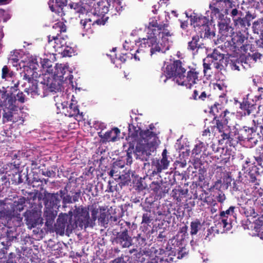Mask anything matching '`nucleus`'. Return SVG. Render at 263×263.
I'll use <instances>...</instances> for the list:
<instances>
[{
  "instance_id": "obj_1",
  "label": "nucleus",
  "mask_w": 263,
  "mask_h": 263,
  "mask_svg": "<svg viewBox=\"0 0 263 263\" xmlns=\"http://www.w3.org/2000/svg\"><path fill=\"white\" fill-rule=\"evenodd\" d=\"M146 29V38L139 39V48L133 55L137 61H140L143 55V48H150L151 55L157 52H164L169 49L170 38L174 35V32L167 23H159L156 20L150 21Z\"/></svg>"
},
{
  "instance_id": "obj_2",
  "label": "nucleus",
  "mask_w": 263,
  "mask_h": 263,
  "mask_svg": "<svg viewBox=\"0 0 263 263\" xmlns=\"http://www.w3.org/2000/svg\"><path fill=\"white\" fill-rule=\"evenodd\" d=\"M165 72L168 78H174L178 85L187 88H191L201 80L199 71L196 68L189 66L187 70L179 60L167 65Z\"/></svg>"
},
{
  "instance_id": "obj_3",
  "label": "nucleus",
  "mask_w": 263,
  "mask_h": 263,
  "mask_svg": "<svg viewBox=\"0 0 263 263\" xmlns=\"http://www.w3.org/2000/svg\"><path fill=\"white\" fill-rule=\"evenodd\" d=\"M139 134L142 140L137 143L134 153L136 159L147 161L152 152L156 149L158 137L156 134L149 129L141 130Z\"/></svg>"
},
{
  "instance_id": "obj_4",
  "label": "nucleus",
  "mask_w": 263,
  "mask_h": 263,
  "mask_svg": "<svg viewBox=\"0 0 263 263\" xmlns=\"http://www.w3.org/2000/svg\"><path fill=\"white\" fill-rule=\"evenodd\" d=\"M255 113H258L256 104H250L248 101V132H251L252 136L249 137L248 135V147H252L256 145L258 142V138H259L258 134L256 133L257 128L260 124L258 122V118L255 116Z\"/></svg>"
},
{
  "instance_id": "obj_5",
  "label": "nucleus",
  "mask_w": 263,
  "mask_h": 263,
  "mask_svg": "<svg viewBox=\"0 0 263 263\" xmlns=\"http://www.w3.org/2000/svg\"><path fill=\"white\" fill-rule=\"evenodd\" d=\"M75 208L73 213L76 220L73 225L75 224L76 227L78 226L81 228H92L89 209L83 205L75 206Z\"/></svg>"
},
{
  "instance_id": "obj_6",
  "label": "nucleus",
  "mask_w": 263,
  "mask_h": 263,
  "mask_svg": "<svg viewBox=\"0 0 263 263\" xmlns=\"http://www.w3.org/2000/svg\"><path fill=\"white\" fill-rule=\"evenodd\" d=\"M72 216L73 212L71 210L67 214L61 213L57 220V222L54 224L53 232H55L60 235H63L66 227L67 230L73 228L72 225Z\"/></svg>"
},
{
  "instance_id": "obj_7",
  "label": "nucleus",
  "mask_w": 263,
  "mask_h": 263,
  "mask_svg": "<svg viewBox=\"0 0 263 263\" xmlns=\"http://www.w3.org/2000/svg\"><path fill=\"white\" fill-rule=\"evenodd\" d=\"M194 28H198V32L201 34L204 33V37L211 38L215 35L214 32L211 31L210 25H211L209 19L204 16L195 15L191 20Z\"/></svg>"
},
{
  "instance_id": "obj_8",
  "label": "nucleus",
  "mask_w": 263,
  "mask_h": 263,
  "mask_svg": "<svg viewBox=\"0 0 263 263\" xmlns=\"http://www.w3.org/2000/svg\"><path fill=\"white\" fill-rule=\"evenodd\" d=\"M129 229L130 227L127 226L121 229L120 232L117 233L112 242L119 245L122 248H127L132 246L133 244V240L128 234V230Z\"/></svg>"
},
{
  "instance_id": "obj_9",
  "label": "nucleus",
  "mask_w": 263,
  "mask_h": 263,
  "mask_svg": "<svg viewBox=\"0 0 263 263\" xmlns=\"http://www.w3.org/2000/svg\"><path fill=\"white\" fill-rule=\"evenodd\" d=\"M250 213V218L248 219L249 223L248 224V229L251 231L252 232L249 233L250 235L252 236L259 235L261 227L263 226V216H258V214L255 215L254 209H252Z\"/></svg>"
},
{
  "instance_id": "obj_10",
  "label": "nucleus",
  "mask_w": 263,
  "mask_h": 263,
  "mask_svg": "<svg viewBox=\"0 0 263 263\" xmlns=\"http://www.w3.org/2000/svg\"><path fill=\"white\" fill-rule=\"evenodd\" d=\"M170 161L168 160L167 151L164 149L162 153V158L161 160H156L152 162V173H149L150 175L154 176L160 173L162 170H166L169 166Z\"/></svg>"
},
{
  "instance_id": "obj_11",
  "label": "nucleus",
  "mask_w": 263,
  "mask_h": 263,
  "mask_svg": "<svg viewBox=\"0 0 263 263\" xmlns=\"http://www.w3.org/2000/svg\"><path fill=\"white\" fill-rule=\"evenodd\" d=\"M247 37L240 31L232 38L233 50L237 54L247 53Z\"/></svg>"
},
{
  "instance_id": "obj_12",
  "label": "nucleus",
  "mask_w": 263,
  "mask_h": 263,
  "mask_svg": "<svg viewBox=\"0 0 263 263\" xmlns=\"http://www.w3.org/2000/svg\"><path fill=\"white\" fill-rule=\"evenodd\" d=\"M235 207L231 206L226 211L220 212L219 214V219L217 225H219L220 227L223 228V231H228L232 228V219L231 216L234 217V210Z\"/></svg>"
},
{
  "instance_id": "obj_13",
  "label": "nucleus",
  "mask_w": 263,
  "mask_h": 263,
  "mask_svg": "<svg viewBox=\"0 0 263 263\" xmlns=\"http://www.w3.org/2000/svg\"><path fill=\"white\" fill-rule=\"evenodd\" d=\"M43 201L45 209L58 211L60 206L61 199L59 197V193H50L45 191L43 193Z\"/></svg>"
},
{
  "instance_id": "obj_14",
  "label": "nucleus",
  "mask_w": 263,
  "mask_h": 263,
  "mask_svg": "<svg viewBox=\"0 0 263 263\" xmlns=\"http://www.w3.org/2000/svg\"><path fill=\"white\" fill-rule=\"evenodd\" d=\"M26 224L32 228L36 227L42 222L43 219L41 217V211L35 209L27 210L24 214Z\"/></svg>"
},
{
  "instance_id": "obj_15",
  "label": "nucleus",
  "mask_w": 263,
  "mask_h": 263,
  "mask_svg": "<svg viewBox=\"0 0 263 263\" xmlns=\"http://www.w3.org/2000/svg\"><path fill=\"white\" fill-rule=\"evenodd\" d=\"M62 110L60 112L64 114L65 116L69 117L78 118L82 116V112L80 114L79 109V106L76 102H71L68 106L65 105L63 103L61 104Z\"/></svg>"
},
{
  "instance_id": "obj_16",
  "label": "nucleus",
  "mask_w": 263,
  "mask_h": 263,
  "mask_svg": "<svg viewBox=\"0 0 263 263\" xmlns=\"http://www.w3.org/2000/svg\"><path fill=\"white\" fill-rule=\"evenodd\" d=\"M211 96L210 92L205 87L196 86L190 99L196 101H204Z\"/></svg>"
},
{
  "instance_id": "obj_17",
  "label": "nucleus",
  "mask_w": 263,
  "mask_h": 263,
  "mask_svg": "<svg viewBox=\"0 0 263 263\" xmlns=\"http://www.w3.org/2000/svg\"><path fill=\"white\" fill-rule=\"evenodd\" d=\"M58 214V211L56 210H50L45 209L43 215V220H45V226L47 229L50 232H53L55 219Z\"/></svg>"
},
{
  "instance_id": "obj_18",
  "label": "nucleus",
  "mask_w": 263,
  "mask_h": 263,
  "mask_svg": "<svg viewBox=\"0 0 263 263\" xmlns=\"http://www.w3.org/2000/svg\"><path fill=\"white\" fill-rule=\"evenodd\" d=\"M230 20L229 19H221L218 21L219 33L221 37L225 38L228 36H231L233 33V29L230 25Z\"/></svg>"
},
{
  "instance_id": "obj_19",
  "label": "nucleus",
  "mask_w": 263,
  "mask_h": 263,
  "mask_svg": "<svg viewBox=\"0 0 263 263\" xmlns=\"http://www.w3.org/2000/svg\"><path fill=\"white\" fill-rule=\"evenodd\" d=\"M120 134V130L118 127H114L111 130L107 131L104 134H99V136L101 138L102 142L105 143L106 142H115L119 139V136Z\"/></svg>"
},
{
  "instance_id": "obj_20",
  "label": "nucleus",
  "mask_w": 263,
  "mask_h": 263,
  "mask_svg": "<svg viewBox=\"0 0 263 263\" xmlns=\"http://www.w3.org/2000/svg\"><path fill=\"white\" fill-rule=\"evenodd\" d=\"M149 189L157 196L162 197L168 192V186L162 181H154L149 184Z\"/></svg>"
},
{
  "instance_id": "obj_21",
  "label": "nucleus",
  "mask_w": 263,
  "mask_h": 263,
  "mask_svg": "<svg viewBox=\"0 0 263 263\" xmlns=\"http://www.w3.org/2000/svg\"><path fill=\"white\" fill-rule=\"evenodd\" d=\"M66 0H49L48 4L52 12L62 16L64 14L63 9L66 6Z\"/></svg>"
},
{
  "instance_id": "obj_22",
  "label": "nucleus",
  "mask_w": 263,
  "mask_h": 263,
  "mask_svg": "<svg viewBox=\"0 0 263 263\" xmlns=\"http://www.w3.org/2000/svg\"><path fill=\"white\" fill-rule=\"evenodd\" d=\"M204 44L200 42V37L198 35H195L192 37V40L187 43V49L193 54L197 53L199 49L204 48Z\"/></svg>"
},
{
  "instance_id": "obj_23",
  "label": "nucleus",
  "mask_w": 263,
  "mask_h": 263,
  "mask_svg": "<svg viewBox=\"0 0 263 263\" xmlns=\"http://www.w3.org/2000/svg\"><path fill=\"white\" fill-rule=\"evenodd\" d=\"M24 79L26 80L29 84L28 87L25 88V91L27 92L28 95H30L31 97L34 98L39 85L37 81L26 73L24 76Z\"/></svg>"
},
{
  "instance_id": "obj_24",
  "label": "nucleus",
  "mask_w": 263,
  "mask_h": 263,
  "mask_svg": "<svg viewBox=\"0 0 263 263\" xmlns=\"http://www.w3.org/2000/svg\"><path fill=\"white\" fill-rule=\"evenodd\" d=\"M66 29V26L64 22H58L53 25L50 30V34L48 36V38L49 39L52 38L57 41L58 39L56 37L58 36H61L60 35L62 32H65Z\"/></svg>"
},
{
  "instance_id": "obj_25",
  "label": "nucleus",
  "mask_w": 263,
  "mask_h": 263,
  "mask_svg": "<svg viewBox=\"0 0 263 263\" xmlns=\"http://www.w3.org/2000/svg\"><path fill=\"white\" fill-rule=\"evenodd\" d=\"M173 245H176L178 249H176L175 255L178 259H182L187 253V249L183 244V238L179 239V234L177 235L174 238Z\"/></svg>"
},
{
  "instance_id": "obj_26",
  "label": "nucleus",
  "mask_w": 263,
  "mask_h": 263,
  "mask_svg": "<svg viewBox=\"0 0 263 263\" xmlns=\"http://www.w3.org/2000/svg\"><path fill=\"white\" fill-rule=\"evenodd\" d=\"M145 213L143 214L142 217V222L140 229L142 231H149V229L151 228V224L153 223L154 216L152 213L151 211H144Z\"/></svg>"
},
{
  "instance_id": "obj_27",
  "label": "nucleus",
  "mask_w": 263,
  "mask_h": 263,
  "mask_svg": "<svg viewBox=\"0 0 263 263\" xmlns=\"http://www.w3.org/2000/svg\"><path fill=\"white\" fill-rule=\"evenodd\" d=\"M109 175L111 177L115 176V179H120L121 183L123 185L128 184L131 181L129 171L125 172L124 174L120 175V173H118V171L116 170V167H114V168L110 171Z\"/></svg>"
},
{
  "instance_id": "obj_28",
  "label": "nucleus",
  "mask_w": 263,
  "mask_h": 263,
  "mask_svg": "<svg viewBox=\"0 0 263 263\" xmlns=\"http://www.w3.org/2000/svg\"><path fill=\"white\" fill-rule=\"evenodd\" d=\"M243 171V175H242V173L241 172H239V176L238 177V179L233 182V189L236 191H245L246 190V183L245 181H246L247 176L245 175V170H242Z\"/></svg>"
},
{
  "instance_id": "obj_29",
  "label": "nucleus",
  "mask_w": 263,
  "mask_h": 263,
  "mask_svg": "<svg viewBox=\"0 0 263 263\" xmlns=\"http://www.w3.org/2000/svg\"><path fill=\"white\" fill-rule=\"evenodd\" d=\"M108 223L112 226L118 224L120 226V229L125 228L126 226H127V227H130L131 225L129 222L121 219L120 217L116 215H109L108 218Z\"/></svg>"
},
{
  "instance_id": "obj_30",
  "label": "nucleus",
  "mask_w": 263,
  "mask_h": 263,
  "mask_svg": "<svg viewBox=\"0 0 263 263\" xmlns=\"http://www.w3.org/2000/svg\"><path fill=\"white\" fill-rule=\"evenodd\" d=\"M9 176L11 177L10 179L12 184L17 185L23 183L25 179H26V181L27 182L28 184H30V181H28L29 178L28 175L25 173H22V172H17L14 174H12V175H10Z\"/></svg>"
},
{
  "instance_id": "obj_31",
  "label": "nucleus",
  "mask_w": 263,
  "mask_h": 263,
  "mask_svg": "<svg viewBox=\"0 0 263 263\" xmlns=\"http://www.w3.org/2000/svg\"><path fill=\"white\" fill-rule=\"evenodd\" d=\"M0 94L2 95V99H6L7 103V105H8V108H10L11 109H14L16 106L15 105L16 102V98L15 95L12 93L9 94H6V91L5 90H0Z\"/></svg>"
},
{
  "instance_id": "obj_32",
  "label": "nucleus",
  "mask_w": 263,
  "mask_h": 263,
  "mask_svg": "<svg viewBox=\"0 0 263 263\" xmlns=\"http://www.w3.org/2000/svg\"><path fill=\"white\" fill-rule=\"evenodd\" d=\"M239 55V58L238 59H236L235 61H231L230 65L232 70L239 71L240 69H239V65H241V67L243 69H245V66L243 65V63L245 64H247V55L244 53Z\"/></svg>"
},
{
  "instance_id": "obj_33",
  "label": "nucleus",
  "mask_w": 263,
  "mask_h": 263,
  "mask_svg": "<svg viewBox=\"0 0 263 263\" xmlns=\"http://www.w3.org/2000/svg\"><path fill=\"white\" fill-rule=\"evenodd\" d=\"M67 71V68L62 64H56L54 67V69L51 70V73L53 75L59 79L65 80L67 77H64L66 72Z\"/></svg>"
},
{
  "instance_id": "obj_34",
  "label": "nucleus",
  "mask_w": 263,
  "mask_h": 263,
  "mask_svg": "<svg viewBox=\"0 0 263 263\" xmlns=\"http://www.w3.org/2000/svg\"><path fill=\"white\" fill-rule=\"evenodd\" d=\"M188 193L187 189H183L180 186L173 190L171 195L177 202H181L186 197Z\"/></svg>"
},
{
  "instance_id": "obj_35",
  "label": "nucleus",
  "mask_w": 263,
  "mask_h": 263,
  "mask_svg": "<svg viewBox=\"0 0 263 263\" xmlns=\"http://www.w3.org/2000/svg\"><path fill=\"white\" fill-rule=\"evenodd\" d=\"M46 86L48 87V92H57L61 90V84L58 80L48 78L46 80Z\"/></svg>"
},
{
  "instance_id": "obj_36",
  "label": "nucleus",
  "mask_w": 263,
  "mask_h": 263,
  "mask_svg": "<svg viewBox=\"0 0 263 263\" xmlns=\"http://www.w3.org/2000/svg\"><path fill=\"white\" fill-rule=\"evenodd\" d=\"M99 210L100 215L97 219L102 226L106 227L105 225L108 223V218L110 214L108 213V211H106V209L104 206L99 207Z\"/></svg>"
},
{
  "instance_id": "obj_37",
  "label": "nucleus",
  "mask_w": 263,
  "mask_h": 263,
  "mask_svg": "<svg viewBox=\"0 0 263 263\" xmlns=\"http://www.w3.org/2000/svg\"><path fill=\"white\" fill-rule=\"evenodd\" d=\"M71 9H73L78 13L83 14L87 12L88 8L86 4H84L81 1L78 3L71 2L69 4Z\"/></svg>"
},
{
  "instance_id": "obj_38",
  "label": "nucleus",
  "mask_w": 263,
  "mask_h": 263,
  "mask_svg": "<svg viewBox=\"0 0 263 263\" xmlns=\"http://www.w3.org/2000/svg\"><path fill=\"white\" fill-rule=\"evenodd\" d=\"M58 193H59V197L61 200H62L63 208H66L67 204L72 203V197L67 194V191L66 188L63 190H60Z\"/></svg>"
},
{
  "instance_id": "obj_39",
  "label": "nucleus",
  "mask_w": 263,
  "mask_h": 263,
  "mask_svg": "<svg viewBox=\"0 0 263 263\" xmlns=\"http://www.w3.org/2000/svg\"><path fill=\"white\" fill-rule=\"evenodd\" d=\"M26 200V198L22 196L17 200L14 201L12 206L13 212L17 213L22 211L25 206Z\"/></svg>"
},
{
  "instance_id": "obj_40",
  "label": "nucleus",
  "mask_w": 263,
  "mask_h": 263,
  "mask_svg": "<svg viewBox=\"0 0 263 263\" xmlns=\"http://www.w3.org/2000/svg\"><path fill=\"white\" fill-rule=\"evenodd\" d=\"M87 208L89 209V211L91 212L90 217V223H91L92 227H93L95 224V221L98 218V214L99 213V208L97 207L96 203L92 204L91 205H88L86 206Z\"/></svg>"
},
{
  "instance_id": "obj_41",
  "label": "nucleus",
  "mask_w": 263,
  "mask_h": 263,
  "mask_svg": "<svg viewBox=\"0 0 263 263\" xmlns=\"http://www.w3.org/2000/svg\"><path fill=\"white\" fill-rule=\"evenodd\" d=\"M48 87L46 86V80L44 79V82L39 84L35 92V97L40 96L41 97H44L48 95Z\"/></svg>"
},
{
  "instance_id": "obj_42",
  "label": "nucleus",
  "mask_w": 263,
  "mask_h": 263,
  "mask_svg": "<svg viewBox=\"0 0 263 263\" xmlns=\"http://www.w3.org/2000/svg\"><path fill=\"white\" fill-rule=\"evenodd\" d=\"M56 39H58L57 41L53 39L52 38L49 39L48 38V45L52 46L55 50H58L59 48H61L65 43H64V39L61 36H58Z\"/></svg>"
},
{
  "instance_id": "obj_43",
  "label": "nucleus",
  "mask_w": 263,
  "mask_h": 263,
  "mask_svg": "<svg viewBox=\"0 0 263 263\" xmlns=\"http://www.w3.org/2000/svg\"><path fill=\"white\" fill-rule=\"evenodd\" d=\"M43 175L50 178H54L56 176L58 168L56 166L53 165L47 168H42L40 170Z\"/></svg>"
},
{
  "instance_id": "obj_44",
  "label": "nucleus",
  "mask_w": 263,
  "mask_h": 263,
  "mask_svg": "<svg viewBox=\"0 0 263 263\" xmlns=\"http://www.w3.org/2000/svg\"><path fill=\"white\" fill-rule=\"evenodd\" d=\"M155 201V198L152 196H149L145 198L144 202L141 203L140 205L143 211H151V208L153 206Z\"/></svg>"
},
{
  "instance_id": "obj_45",
  "label": "nucleus",
  "mask_w": 263,
  "mask_h": 263,
  "mask_svg": "<svg viewBox=\"0 0 263 263\" xmlns=\"http://www.w3.org/2000/svg\"><path fill=\"white\" fill-rule=\"evenodd\" d=\"M80 24L86 33H91L92 32L91 26H93V24L91 18H88L81 20Z\"/></svg>"
},
{
  "instance_id": "obj_46",
  "label": "nucleus",
  "mask_w": 263,
  "mask_h": 263,
  "mask_svg": "<svg viewBox=\"0 0 263 263\" xmlns=\"http://www.w3.org/2000/svg\"><path fill=\"white\" fill-rule=\"evenodd\" d=\"M210 8L211 9V21L213 22L214 20L218 19V21H220L221 19L224 18V15L222 14L220 12V10L218 8L212 6L210 5Z\"/></svg>"
},
{
  "instance_id": "obj_47",
  "label": "nucleus",
  "mask_w": 263,
  "mask_h": 263,
  "mask_svg": "<svg viewBox=\"0 0 263 263\" xmlns=\"http://www.w3.org/2000/svg\"><path fill=\"white\" fill-rule=\"evenodd\" d=\"M14 109H11L10 108L6 107L3 109V122H7L8 121H12L15 122V121L13 120L12 112Z\"/></svg>"
},
{
  "instance_id": "obj_48",
  "label": "nucleus",
  "mask_w": 263,
  "mask_h": 263,
  "mask_svg": "<svg viewBox=\"0 0 263 263\" xmlns=\"http://www.w3.org/2000/svg\"><path fill=\"white\" fill-rule=\"evenodd\" d=\"M14 215V213L11 211L4 209L0 211V219L4 220L5 222H8L11 220Z\"/></svg>"
},
{
  "instance_id": "obj_49",
  "label": "nucleus",
  "mask_w": 263,
  "mask_h": 263,
  "mask_svg": "<svg viewBox=\"0 0 263 263\" xmlns=\"http://www.w3.org/2000/svg\"><path fill=\"white\" fill-rule=\"evenodd\" d=\"M191 231L190 234L191 235H195L197 234L198 231L201 227V222L199 219H196L194 221L191 222Z\"/></svg>"
},
{
  "instance_id": "obj_50",
  "label": "nucleus",
  "mask_w": 263,
  "mask_h": 263,
  "mask_svg": "<svg viewBox=\"0 0 263 263\" xmlns=\"http://www.w3.org/2000/svg\"><path fill=\"white\" fill-rule=\"evenodd\" d=\"M208 58L212 59V62L223 61L224 60V55L219 52L217 49H214L211 54L208 55Z\"/></svg>"
},
{
  "instance_id": "obj_51",
  "label": "nucleus",
  "mask_w": 263,
  "mask_h": 263,
  "mask_svg": "<svg viewBox=\"0 0 263 263\" xmlns=\"http://www.w3.org/2000/svg\"><path fill=\"white\" fill-rule=\"evenodd\" d=\"M258 41L259 39L251 36L248 41V49L249 48L251 52L256 51L258 47H260Z\"/></svg>"
},
{
  "instance_id": "obj_52",
  "label": "nucleus",
  "mask_w": 263,
  "mask_h": 263,
  "mask_svg": "<svg viewBox=\"0 0 263 263\" xmlns=\"http://www.w3.org/2000/svg\"><path fill=\"white\" fill-rule=\"evenodd\" d=\"M235 25L239 28L240 31L246 32L247 28V15L243 18L238 17L235 21Z\"/></svg>"
},
{
  "instance_id": "obj_53",
  "label": "nucleus",
  "mask_w": 263,
  "mask_h": 263,
  "mask_svg": "<svg viewBox=\"0 0 263 263\" xmlns=\"http://www.w3.org/2000/svg\"><path fill=\"white\" fill-rule=\"evenodd\" d=\"M145 232L144 231L143 233L138 234L136 237L138 245L141 247H144L147 244V235L145 234Z\"/></svg>"
},
{
  "instance_id": "obj_54",
  "label": "nucleus",
  "mask_w": 263,
  "mask_h": 263,
  "mask_svg": "<svg viewBox=\"0 0 263 263\" xmlns=\"http://www.w3.org/2000/svg\"><path fill=\"white\" fill-rule=\"evenodd\" d=\"M213 87L214 90L219 91L220 92L219 95L220 97H222L223 95H226L227 92V86L223 82H219L213 84Z\"/></svg>"
},
{
  "instance_id": "obj_55",
  "label": "nucleus",
  "mask_w": 263,
  "mask_h": 263,
  "mask_svg": "<svg viewBox=\"0 0 263 263\" xmlns=\"http://www.w3.org/2000/svg\"><path fill=\"white\" fill-rule=\"evenodd\" d=\"M221 110H223L222 108V106L219 103H215L211 107L210 112H212L214 116V119H216L218 116L221 113Z\"/></svg>"
},
{
  "instance_id": "obj_56",
  "label": "nucleus",
  "mask_w": 263,
  "mask_h": 263,
  "mask_svg": "<svg viewBox=\"0 0 263 263\" xmlns=\"http://www.w3.org/2000/svg\"><path fill=\"white\" fill-rule=\"evenodd\" d=\"M41 64L43 68H46L47 71L49 73H51V70H53L52 62L47 58H41Z\"/></svg>"
},
{
  "instance_id": "obj_57",
  "label": "nucleus",
  "mask_w": 263,
  "mask_h": 263,
  "mask_svg": "<svg viewBox=\"0 0 263 263\" xmlns=\"http://www.w3.org/2000/svg\"><path fill=\"white\" fill-rule=\"evenodd\" d=\"M16 238V233L10 229H7L6 232V240L7 245H11V242Z\"/></svg>"
},
{
  "instance_id": "obj_58",
  "label": "nucleus",
  "mask_w": 263,
  "mask_h": 263,
  "mask_svg": "<svg viewBox=\"0 0 263 263\" xmlns=\"http://www.w3.org/2000/svg\"><path fill=\"white\" fill-rule=\"evenodd\" d=\"M133 53L128 52H122L118 55L116 54V59L120 60L122 63H125L127 59L132 58Z\"/></svg>"
},
{
  "instance_id": "obj_59",
  "label": "nucleus",
  "mask_w": 263,
  "mask_h": 263,
  "mask_svg": "<svg viewBox=\"0 0 263 263\" xmlns=\"http://www.w3.org/2000/svg\"><path fill=\"white\" fill-rule=\"evenodd\" d=\"M221 136L222 138L220 139V142L227 140L226 144H228L230 146H232L235 144V143L233 142V138L230 136L229 134L223 133L221 135Z\"/></svg>"
},
{
  "instance_id": "obj_60",
  "label": "nucleus",
  "mask_w": 263,
  "mask_h": 263,
  "mask_svg": "<svg viewBox=\"0 0 263 263\" xmlns=\"http://www.w3.org/2000/svg\"><path fill=\"white\" fill-rule=\"evenodd\" d=\"M204 148V144L201 142L199 141L195 145L193 149L192 150L193 154H195L196 155H199L201 153L202 150Z\"/></svg>"
},
{
  "instance_id": "obj_61",
  "label": "nucleus",
  "mask_w": 263,
  "mask_h": 263,
  "mask_svg": "<svg viewBox=\"0 0 263 263\" xmlns=\"http://www.w3.org/2000/svg\"><path fill=\"white\" fill-rule=\"evenodd\" d=\"M233 180L232 178L231 173H226L223 177V183L226 185V187L231 185V182Z\"/></svg>"
},
{
  "instance_id": "obj_62",
  "label": "nucleus",
  "mask_w": 263,
  "mask_h": 263,
  "mask_svg": "<svg viewBox=\"0 0 263 263\" xmlns=\"http://www.w3.org/2000/svg\"><path fill=\"white\" fill-rule=\"evenodd\" d=\"M261 24L262 22L260 21H255L253 23L251 28L254 33L258 34L259 31L261 29Z\"/></svg>"
},
{
  "instance_id": "obj_63",
  "label": "nucleus",
  "mask_w": 263,
  "mask_h": 263,
  "mask_svg": "<svg viewBox=\"0 0 263 263\" xmlns=\"http://www.w3.org/2000/svg\"><path fill=\"white\" fill-rule=\"evenodd\" d=\"M201 193L198 195L197 193H195L194 194V199H198L199 200H201L204 202L206 200V197L207 195H209L208 193L206 192L205 191L201 190Z\"/></svg>"
},
{
  "instance_id": "obj_64",
  "label": "nucleus",
  "mask_w": 263,
  "mask_h": 263,
  "mask_svg": "<svg viewBox=\"0 0 263 263\" xmlns=\"http://www.w3.org/2000/svg\"><path fill=\"white\" fill-rule=\"evenodd\" d=\"M163 256L161 257V258H158L159 260V261L160 263H170L171 261H173V258L170 255L168 251L167 252L166 254H165Z\"/></svg>"
}]
</instances>
